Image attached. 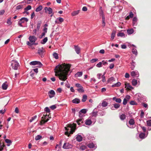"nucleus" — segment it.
Returning <instances> with one entry per match:
<instances>
[{
	"label": "nucleus",
	"instance_id": "obj_1",
	"mask_svg": "<svg viewBox=\"0 0 151 151\" xmlns=\"http://www.w3.org/2000/svg\"><path fill=\"white\" fill-rule=\"evenodd\" d=\"M71 65L65 63L58 65L55 68V76H58L60 80L65 81L67 79L68 73L70 71Z\"/></svg>",
	"mask_w": 151,
	"mask_h": 151
},
{
	"label": "nucleus",
	"instance_id": "obj_2",
	"mask_svg": "<svg viewBox=\"0 0 151 151\" xmlns=\"http://www.w3.org/2000/svg\"><path fill=\"white\" fill-rule=\"evenodd\" d=\"M67 127H65V134L69 137L70 134H72L75 132L76 129V124L74 123L69 124L67 125Z\"/></svg>",
	"mask_w": 151,
	"mask_h": 151
},
{
	"label": "nucleus",
	"instance_id": "obj_3",
	"mask_svg": "<svg viewBox=\"0 0 151 151\" xmlns=\"http://www.w3.org/2000/svg\"><path fill=\"white\" fill-rule=\"evenodd\" d=\"M30 42L27 41V44L29 46H31L33 45L35 41L37 40V38L34 36H30L29 37Z\"/></svg>",
	"mask_w": 151,
	"mask_h": 151
},
{
	"label": "nucleus",
	"instance_id": "obj_4",
	"mask_svg": "<svg viewBox=\"0 0 151 151\" xmlns=\"http://www.w3.org/2000/svg\"><path fill=\"white\" fill-rule=\"evenodd\" d=\"M12 68L15 70H17L19 67L18 63L16 60H13L11 63Z\"/></svg>",
	"mask_w": 151,
	"mask_h": 151
},
{
	"label": "nucleus",
	"instance_id": "obj_5",
	"mask_svg": "<svg viewBox=\"0 0 151 151\" xmlns=\"http://www.w3.org/2000/svg\"><path fill=\"white\" fill-rule=\"evenodd\" d=\"M42 120L41 122V124H42L47 122L48 121L49 119L50 118V117L48 115L46 114L45 116L43 114V116L42 117Z\"/></svg>",
	"mask_w": 151,
	"mask_h": 151
},
{
	"label": "nucleus",
	"instance_id": "obj_6",
	"mask_svg": "<svg viewBox=\"0 0 151 151\" xmlns=\"http://www.w3.org/2000/svg\"><path fill=\"white\" fill-rule=\"evenodd\" d=\"M45 52L44 49L42 47L40 48H39L38 50L37 53L41 57H43V53Z\"/></svg>",
	"mask_w": 151,
	"mask_h": 151
},
{
	"label": "nucleus",
	"instance_id": "obj_7",
	"mask_svg": "<svg viewBox=\"0 0 151 151\" xmlns=\"http://www.w3.org/2000/svg\"><path fill=\"white\" fill-rule=\"evenodd\" d=\"M29 64L30 65H38V66L40 67H41L42 65L40 62L36 61L31 62Z\"/></svg>",
	"mask_w": 151,
	"mask_h": 151
},
{
	"label": "nucleus",
	"instance_id": "obj_8",
	"mask_svg": "<svg viewBox=\"0 0 151 151\" xmlns=\"http://www.w3.org/2000/svg\"><path fill=\"white\" fill-rule=\"evenodd\" d=\"M134 121L133 119H131L129 122V123L130 125V126L127 125V126L130 128H132L134 127Z\"/></svg>",
	"mask_w": 151,
	"mask_h": 151
},
{
	"label": "nucleus",
	"instance_id": "obj_9",
	"mask_svg": "<svg viewBox=\"0 0 151 151\" xmlns=\"http://www.w3.org/2000/svg\"><path fill=\"white\" fill-rule=\"evenodd\" d=\"M45 12L46 13H48L49 14H52V9L50 7H47L44 8Z\"/></svg>",
	"mask_w": 151,
	"mask_h": 151
},
{
	"label": "nucleus",
	"instance_id": "obj_10",
	"mask_svg": "<svg viewBox=\"0 0 151 151\" xmlns=\"http://www.w3.org/2000/svg\"><path fill=\"white\" fill-rule=\"evenodd\" d=\"M72 147V145L69 143H64L63 146V148L65 149L71 148Z\"/></svg>",
	"mask_w": 151,
	"mask_h": 151
},
{
	"label": "nucleus",
	"instance_id": "obj_11",
	"mask_svg": "<svg viewBox=\"0 0 151 151\" xmlns=\"http://www.w3.org/2000/svg\"><path fill=\"white\" fill-rule=\"evenodd\" d=\"M87 146L90 148L96 149L97 148L96 145L92 142L88 144Z\"/></svg>",
	"mask_w": 151,
	"mask_h": 151
},
{
	"label": "nucleus",
	"instance_id": "obj_12",
	"mask_svg": "<svg viewBox=\"0 0 151 151\" xmlns=\"http://www.w3.org/2000/svg\"><path fill=\"white\" fill-rule=\"evenodd\" d=\"M131 75L132 77H138L139 76V74L137 71H132L131 72Z\"/></svg>",
	"mask_w": 151,
	"mask_h": 151
},
{
	"label": "nucleus",
	"instance_id": "obj_13",
	"mask_svg": "<svg viewBox=\"0 0 151 151\" xmlns=\"http://www.w3.org/2000/svg\"><path fill=\"white\" fill-rule=\"evenodd\" d=\"M64 21L63 19L60 17L57 18L55 21V22L56 24H60Z\"/></svg>",
	"mask_w": 151,
	"mask_h": 151
},
{
	"label": "nucleus",
	"instance_id": "obj_14",
	"mask_svg": "<svg viewBox=\"0 0 151 151\" xmlns=\"http://www.w3.org/2000/svg\"><path fill=\"white\" fill-rule=\"evenodd\" d=\"M48 94L49 97L50 98H52L54 96L55 93V91L53 90H52L48 92Z\"/></svg>",
	"mask_w": 151,
	"mask_h": 151
},
{
	"label": "nucleus",
	"instance_id": "obj_15",
	"mask_svg": "<svg viewBox=\"0 0 151 151\" xmlns=\"http://www.w3.org/2000/svg\"><path fill=\"white\" fill-rule=\"evenodd\" d=\"M125 88H126L128 90H130L133 89V88L129 84L127 83H125Z\"/></svg>",
	"mask_w": 151,
	"mask_h": 151
},
{
	"label": "nucleus",
	"instance_id": "obj_16",
	"mask_svg": "<svg viewBox=\"0 0 151 151\" xmlns=\"http://www.w3.org/2000/svg\"><path fill=\"white\" fill-rule=\"evenodd\" d=\"M91 114L92 115V117H94V120L93 121V122H96V117L97 115V112L94 111H93L91 113Z\"/></svg>",
	"mask_w": 151,
	"mask_h": 151
},
{
	"label": "nucleus",
	"instance_id": "obj_17",
	"mask_svg": "<svg viewBox=\"0 0 151 151\" xmlns=\"http://www.w3.org/2000/svg\"><path fill=\"white\" fill-rule=\"evenodd\" d=\"M112 100L118 103H120L122 102V100L120 98H117L116 97H113Z\"/></svg>",
	"mask_w": 151,
	"mask_h": 151
},
{
	"label": "nucleus",
	"instance_id": "obj_18",
	"mask_svg": "<svg viewBox=\"0 0 151 151\" xmlns=\"http://www.w3.org/2000/svg\"><path fill=\"white\" fill-rule=\"evenodd\" d=\"M108 103L106 101H103L101 105L100 104L98 106V108H99L100 106H102L103 107H106L108 105Z\"/></svg>",
	"mask_w": 151,
	"mask_h": 151
},
{
	"label": "nucleus",
	"instance_id": "obj_19",
	"mask_svg": "<svg viewBox=\"0 0 151 151\" xmlns=\"http://www.w3.org/2000/svg\"><path fill=\"white\" fill-rule=\"evenodd\" d=\"M75 50L76 53L78 54L80 53V49L78 46L75 45Z\"/></svg>",
	"mask_w": 151,
	"mask_h": 151
},
{
	"label": "nucleus",
	"instance_id": "obj_20",
	"mask_svg": "<svg viewBox=\"0 0 151 151\" xmlns=\"http://www.w3.org/2000/svg\"><path fill=\"white\" fill-rule=\"evenodd\" d=\"M80 10H78L73 12L71 13V15L72 16H74L77 15L79 13Z\"/></svg>",
	"mask_w": 151,
	"mask_h": 151
},
{
	"label": "nucleus",
	"instance_id": "obj_21",
	"mask_svg": "<svg viewBox=\"0 0 151 151\" xmlns=\"http://www.w3.org/2000/svg\"><path fill=\"white\" fill-rule=\"evenodd\" d=\"M87 112V110L86 109H83L80 111H79V116L80 117H81V113H83V114H85Z\"/></svg>",
	"mask_w": 151,
	"mask_h": 151
},
{
	"label": "nucleus",
	"instance_id": "obj_22",
	"mask_svg": "<svg viewBox=\"0 0 151 151\" xmlns=\"http://www.w3.org/2000/svg\"><path fill=\"white\" fill-rule=\"evenodd\" d=\"M72 102L73 103L78 104L80 103V99L76 98L73 99L72 100Z\"/></svg>",
	"mask_w": 151,
	"mask_h": 151
},
{
	"label": "nucleus",
	"instance_id": "obj_23",
	"mask_svg": "<svg viewBox=\"0 0 151 151\" xmlns=\"http://www.w3.org/2000/svg\"><path fill=\"white\" fill-rule=\"evenodd\" d=\"M28 21V19L26 17L22 18L19 20V22H21L22 23L24 22H27Z\"/></svg>",
	"mask_w": 151,
	"mask_h": 151
},
{
	"label": "nucleus",
	"instance_id": "obj_24",
	"mask_svg": "<svg viewBox=\"0 0 151 151\" xmlns=\"http://www.w3.org/2000/svg\"><path fill=\"white\" fill-rule=\"evenodd\" d=\"M83 138L80 135H77L76 137V140L79 142H81L82 141Z\"/></svg>",
	"mask_w": 151,
	"mask_h": 151
},
{
	"label": "nucleus",
	"instance_id": "obj_25",
	"mask_svg": "<svg viewBox=\"0 0 151 151\" xmlns=\"http://www.w3.org/2000/svg\"><path fill=\"white\" fill-rule=\"evenodd\" d=\"M130 68L132 70H133L135 67V65L136 64V63H135V62H134L133 60H132V62L130 63Z\"/></svg>",
	"mask_w": 151,
	"mask_h": 151
},
{
	"label": "nucleus",
	"instance_id": "obj_26",
	"mask_svg": "<svg viewBox=\"0 0 151 151\" xmlns=\"http://www.w3.org/2000/svg\"><path fill=\"white\" fill-rule=\"evenodd\" d=\"M92 122L90 119H88L86 120L85 124L86 125H89L91 124Z\"/></svg>",
	"mask_w": 151,
	"mask_h": 151
},
{
	"label": "nucleus",
	"instance_id": "obj_27",
	"mask_svg": "<svg viewBox=\"0 0 151 151\" xmlns=\"http://www.w3.org/2000/svg\"><path fill=\"white\" fill-rule=\"evenodd\" d=\"M6 82L4 83L2 85V88L3 90H6L8 87V85Z\"/></svg>",
	"mask_w": 151,
	"mask_h": 151
},
{
	"label": "nucleus",
	"instance_id": "obj_28",
	"mask_svg": "<svg viewBox=\"0 0 151 151\" xmlns=\"http://www.w3.org/2000/svg\"><path fill=\"white\" fill-rule=\"evenodd\" d=\"M5 146L3 142H0V151H3Z\"/></svg>",
	"mask_w": 151,
	"mask_h": 151
},
{
	"label": "nucleus",
	"instance_id": "obj_29",
	"mask_svg": "<svg viewBox=\"0 0 151 151\" xmlns=\"http://www.w3.org/2000/svg\"><path fill=\"white\" fill-rule=\"evenodd\" d=\"M42 24V22L41 21H39L38 22L37 24V30L39 31L40 28V27L41 25V24Z\"/></svg>",
	"mask_w": 151,
	"mask_h": 151
},
{
	"label": "nucleus",
	"instance_id": "obj_30",
	"mask_svg": "<svg viewBox=\"0 0 151 151\" xmlns=\"http://www.w3.org/2000/svg\"><path fill=\"white\" fill-rule=\"evenodd\" d=\"M47 37H45L40 42L42 44H44L47 42Z\"/></svg>",
	"mask_w": 151,
	"mask_h": 151
},
{
	"label": "nucleus",
	"instance_id": "obj_31",
	"mask_svg": "<svg viewBox=\"0 0 151 151\" xmlns=\"http://www.w3.org/2000/svg\"><path fill=\"white\" fill-rule=\"evenodd\" d=\"M83 75V72H78L75 74L76 77H81Z\"/></svg>",
	"mask_w": 151,
	"mask_h": 151
},
{
	"label": "nucleus",
	"instance_id": "obj_32",
	"mask_svg": "<svg viewBox=\"0 0 151 151\" xmlns=\"http://www.w3.org/2000/svg\"><path fill=\"white\" fill-rule=\"evenodd\" d=\"M5 141L6 143L8 144L7 145L8 146H9L12 143L11 141L8 139H6Z\"/></svg>",
	"mask_w": 151,
	"mask_h": 151
},
{
	"label": "nucleus",
	"instance_id": "obj_33",
	"mask_svg": "<svg viewBox=\"0 0 151 151\" xmlns=\"http://www.w3.org/2000/svg\"><path fill=\"white\" fill-rule=\"evenodd\" d=\"M42 5H40L38 7L36 8L35 9V11L37 12H40L42 10Z\"/></svg>",
	"mask_w": 151,
	"mask_h": 151
},
{
	"label": "nucleus",
	"instance_id": "obj_34",
	"mask_svg": "<svg viewBox=\"0 0 151 151\" xmlns=\"http://www.w3.org/2000/svg\"><path fill=\"white\" fill-rule=\"evenodd\" d=\"M115 80V78L114 77H111L109 78L107 80L108 83H111V82L114 81Z\"/></svg>",
	"mask_w": 151,
	"mask_h": 151
},
{
	"label": "nucleus",
	"instance_id": "obj_35",
	"mask_svg": "<svg viewBox=\"0 0 151 151\" xmlns=\"http://www.w3.org/2000/svg\"><path fill=\"white\" fill-rule=\"evenodd\" d=\"M139 137L140 138L142 139L145 138L146 137L145 133H141L139 134Z\"/></svg>",
	"mask_w": 151,
	"mask_h": 151
},
{
	"label": "nucleus",
	"instance_id": "obj_36",
	"mask_svg": "<svg viewBox=\"0 0 151 151\" xmlns=\"http://www.w3.org/2000/svg\"><path fill=\"white\" fill-rule=\"evenodd\" d=\"M116 35V32L115 31H114L112 32V33L111 34V40H113L115 36Z\"/></svg>",
	"mask_w": 151,
	"mask_h": 151
},
{
	"label": "nucleus",
	"instance_id": "obj_37",
	"mask_svg": "<svg viewBox=\"0 0 151 151\" xmlns=\"http://www.w3.org/2000/svg\"><path fill=\"white\" fill-rule=\"evenodd\" d=\"M121 83L120 82H118L112 85V87H119L121 85Z\"/></svg>",
	"mask_w": 151,
	"mask_h": 151
},
{
	"label": "nucleus",
	"instance_id": "obj_38",
	"mask_svg": "<svg viewBox=\"0 0 151 151\" xmlns=\"http://www.w3.org/2000/svg\"><path fill=\"white\" fill-rule=\"evenodd\" d=\"M120 118L122 120H124L126 118V115L124 114H122L120 115Z\"/></svg>",
	"mask_w": 151,
	"mask_h": 151
},
{
	"label": "nucleus",
	"instance_id": "obj_39",
	"mask_svg": "<svg viewBox=\"0 0 151 151\" xmlns=\"http://www.w3.org/2000/svg\"><path fill=\"white\" fill-rule=\"evenodd\" d=\"M87 99V96L86 95H84L83 96L82 99V101L83 102H84L86 101Z\"/></svg>",
	"mask_w": 151,
	"mask_h": 151
},
{
	"label": "nucleus",
	"instance_id": "obj_40",
	"mask_svg": "<svg viewBox=\"0 0 151 151\" xmlns=\"http://www.w3.org/2000/svg\"><path fill=\"white\" fill-rule=\"evenodd\" d=\"M33 0H24L23 2L27 3V4H29L31 3Z\"/></svg>",
	"mask_w": 151,
	"mask_h": 151
},
{
	"label": "nucleus",
	"instance_id": "obj_41",
	"mask_svg": "<svg viewBox=\"0 0 151 151\" xmlns=\"http://www.w3.org/2000/svg\"><path fill=\"white\" fill-rule=\"evenodd\" d=\"M132 53L137 55V50L135 48H133L132 50Z\"/></svg>",
	"mask_w": 151,
	"mask_h": 151
},
{
	"label": "nucleus",
	"instance_id": "obj_42",
	"mask_svg": "<svg viewBox=\"0 0 151 151\" xmlns=\"http://www.w3.org/2000/svg\"><path fill=\"white\" fill-rule=\"evenodd\" d=\"M11 18H9L7 20V23L9 25H10L12 24V22L11 21Z\"/></svg>",
	"mask_w": 151,
	"mask_h": 151
},
{
	"label": "nucleus",
	"instance_id": "obj_43",
	"mask_svg": "<svg viewBox=\"0 0 151 151\" xmlns=\"http://www.w3.org/2000/svg\"><path fill=\"white\" fill-rule=\"evenodd\" d=\"M114 107L116 109H117L120 106V105L119 104L115 103L113 104Z\"/></svg>",
	"mask_w": 151,
	"mask_h": 151
},
{
	"label": "nucleus",
	"instance_id": "obj_44",
	"mask_svg": "<svg viewBox=\"0 0 151 151\" xmlns=\"http://www.w3.org/2000/svg\"><path fill=\"white\" fill-rule=\"evenodd\" d=\"M77 90L79 92H83L84 91L83 87L82 86V87H81L80 88H78L77 89Z\"/></svg>",
	"mask_w": 151,
	"mask_h": 151
},
{
	"label": "nucleus",
	"instance_id": "obj_45",
	"mask_svg": "<svg viewBox=\"0 0 151 151\" xmlns=\"http://www.w3.org/2000/svg\"><path fill=\"white\" fill-rule=\"evenodd\" d=\"M134 16V14L132 12H130L129 13V16H127L126 18L127 19H128L129 17L132 18Z\"/></svg>",
	"mask_w": 151,
	"mask_h": 151
},
{
	"label": "nucleus",
	"instance_id": "obj_46",
	"mask_svg": "<svg viewBox=\"0 0 151 151\" xmlns=\"http://www.w3.org/2000/svg\"><path fill=\"white\" fill-rule=\"evenodd\" d=\"M134 30L133 29H131L127 30V32L129 35L132 34L134 32Z\"/></svg>",
	"mask_w": 151,
	"mask_h": 151
},
{
	"label": "nucleus",
	"instance_id": "obj_47",
	"mask_svg": "<svg viewBox=\"0 0 151 151\" xmlns=\"http://www.w3.org/2000/svg\"><path fill=\"white\" fill-rule=\"evenodd\" d=\"M117 36H119L121 37H125V35L122 32H119L117 34Z\"/></svg>",
	"mask_w": 151,
	"mask_h": 151
},
{
	"label": "nucleus",
	"instance_id": "obj_48",
	"mask_svg": "<svg viewBox=\"0 0 151 151\" xmlns=\"http://www.w3.org/2000/svg\"><path fill=\"white\" fill-rule=\"evenodd\" d=\"M132 83L133 86H136L137 83V81L136 79H134L132 80Z\"/></svg>",
	"mask_w": 151,
	"mask_h": 151
},
{
	"label": "nucleus",
	"instance_id": "obj_49",
	"mask_svg": "<svg viewBox=\"0 0 151 151\" xmlns=\"http://www.w3.org/2000/svg\"><path fill=\"white\" fill-rule=\"evenodd\" d=\"M102 26L103 27H104L105 26V17H103V18H102Z\"/></svg>",
	"mask_w": 151,
	"mask_h": 151
},
{
	"label": "nucleus",
	"instance_id": "obj_50",
	"mask_svg": "<svg viewBox=\"0 0 151 151\" xmlns=\"http://www.w3.org/2000/svg\"><path fill=\"white\" fill-rule=\"evenodd\" d=\"M32 7L30 5H28L26 8H24V10H25V11H27L28 10H30L31 9Z\"/></svg>",
	"mask_w": 151,
	"mask_h": 151
},
{
	"label": "nucleus",
	"instance_id": "obj_51",
	"mask_svg": "<svg viewBox=\"0 0 151 151\" xmlns=\"http://www.w3.org/2000/svg\"><path fill=\"white\" fill-rule=\"evenodd\" d=\"M53 56L56 59H57L58 58V54L56 53L55 52L53 54Z\"/></svg>",
	"mask_w": 151,
	"mask_h": 151
},
{
	"label": "nucleus",
	"instance_id": "obj_52",
	"mask_svg": "<svg viewBox=\"0 0 151 151\" xmlns=\"http://www.w3.org/2000/svg\"><path fill=\"white\" fill-rule=\"evenodd\" d=\"M42 136L40 135H37L35 137V139L38 140L42 138Z\"/></svg>",
	"mask_w": 151,
	"mask_h": 151
},
{
	"label": "nucleus",
	"instance_id": "obj_53",
	"mask_svg": "<svg viewBox=\"0 0 151 151\" xmlns=\"http://www.w3.org/2000/svg\"><path fill=\"white\" fill-rule=\"evenodd\" d=\"M130 104L132 105H137V103L134 101H130Z\"/></svg>",
	"mask_w": 151,
	"mask_h": 151
},
{
	"label": "nucleus",
	"instance_id": "obj_54",
	"mask_svg": "<svg viewBox=\"0 0 151 151\" xmlns=\"http://www.w3.org/2000/svg\"><path fill=\"white\" fill-rule=\"evenodd\" d=\"M99 14L100 15L102 16V18L103 17H105L103 10L99 11Z\"/></svg>",
	"mask_w": 151,
	"mask_h": 151
},
{
	"label": "nucleus",
	"instance_id": "obj_55",
	"mask_svg": "<svg viewBox=\"0 0 151 151\" xmlns=\"http://www.w3.org/2000/svg\"><path fill=\"white\" fill-rule=\"evenodd\" d=\"M86 147L84 145H82L80 147V149L82 150H86Z\"/></svg>",
	"mask_w": 151,
	"mask_h": 151
},
{
	"label": "nucleus",
	"instance_id": "obj_56",
	"mask_svg": "<svg viewBox=\"0 0 151 151\" xmlns=\"http://www.w3.org/2000/svg\"><path fill=\"white\" fill-rule=\"evenodd\" d=\"M99 114L100 116H103L105 115V112L104 111H101L99 113Z\"/></svg>",
	"mask_w": 151,
	"mask_h": 151
},
{
	"label": "nucleus",
	"instance_id": "obj_57",
	"mask_svg": "<svg viewBox=\"0 0 151 151\" xmlns=\"http://www.w3.org/2000/svg\"><path fill=\"white\" fill-rule=\"evenodd\" d=\"M37 118V116L35 115L33 117H32L31 119L29 120V122H32L33 121H34L35 119H36Z\"/></svg>",
	"mask_w": 151,
	"mask_h": 151
},
{
	"label": "nucleus",
	"instance_id": "obj_58",
	"mask_svg": "<svg viewBox=\"0 0 151 151\" xmlns=\"http://www.w3.org/2000/svg\"><path fill=\"white\" fill-rule=\"evenodd\" d=\"M98 60V59L97 58H94L91 59L90 60V62L91 63H93L97 61Z\"/></svg>",
	"mask_w": 151,
	"mask_h": 151
},
{
	"label": "nucleus",
	"instance_id": "obj_59",
	"mask_svg": "<svg viewBox=\"0 0 151 151\" xmlns=\"http://www.w3.org/2000/svg\"><path fill=\"white\" fill-rule=\"evenodd\" d=\"M44 110L47 113H49L50 112V109L48 107H46L45 108Z\"/></svg>",
	"mask_w": 151,
	"mask_h": 151
},
{
	"label": "nucleus",
	"instance_id": "obj_60",
	"mask_svg": "<svg viewBox=\"0 0 151 151\" xmlns=\"http://www.w3.org/2000/svg\"><path fill=\"white\" fill-rule=\"evenodd\" d=\"M56 108V106L55 105H52L50 107V108L52 110H54Z\"/></svg>",
	"mask_w": 151,
	"mask_h": 151
},
{
	"label": "nucleus",
	"instance_id": "obj_61",
	"mask_svg": "<svg viewBox=\"0 0 151 151\" xmlns=\"http://www.w3.org/2000/svg\"><path fill=\"white\" fill-rule=\"evenodd\" d=\"M127 99H124L123 100V104L124 105H125L127 104Z\"/></svg>",
	"mask_w": 151,
	"mask_h": 151
},
{
	"label": "nucleus",
	"instance_id": "obj_62",
	"mask_svg": "<svg viewBox=\"0 0 151 151\" xmlns=\"http://www.w3.org/2000/svg\"><path fill=\"white\" fill-rule=\"evenodd\" d=\"M23 7V6L22 5H19L16 7L17 9L19 10L20 9Z\"/></svg>",
	"mask_w": 151,
	"mask_h": 151
},
{
	"label": "nucleus",
	"instance_id": "obj_63",
	"mask_svg": "<svg viewBox=\"0 0 151 151\" xmlns=\"http://www.w3.org/2000/svg\"><path fill=\"white\" fill-rule=\"evenodd\" d=\"M102 62H99L96 65V66L99 68L101 67L102 66Z\"/></svg>",
	"mask_w": 151,
	"mask_h": 151
},
{
	"label": "nucleus",
	"instance_id": "obj_64",
	"mask_svg": "<svg viewBox=\"0 0 151 151\" xmlns=\"http://www.w3.org/2000/svg\"><path fill=\"white\" fill-rule=\"evenodd\" d=\"M147 124L148 126H151V120H149L147 121Z\"/></svg>",
	"mask_w": 151,
	"mask_h": 151
}]
</instances>
